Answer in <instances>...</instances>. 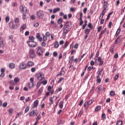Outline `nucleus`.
<instances>
[{
	"label": "nucleus",
	"instance_id": "nucleus-1",
	"mask_svg": "<svg viewBox=\"0 0 125 125\" xmlns=\"http://www.w3.org/2000/svg\"><path fill=\"white\" fill-rule=\"evenodd\" d=\"M70 25H71L70 21H67L64 24L63 29V34H64V35H67V34L70 32V30H71Z\"/></svg>",
	"mask_w": 125,
	"mask_h": 125
},
{
	"label": "nucleus",
	"instance_id": "nucleus-2",
	"mask_svg": "<svg viewBox=\"0 0 125 125\" xmlns=\"http://www.w3.org/2000/svg\"><path fill=\"white\" fill-rule=\"evenodd\" d=\"M36 78L39 82H42L44 79V74L42 72H39L36 75Z\"/></svg>",
	"mask_w": 125,
	"mask_h": 125
},
{
	"label": "nucleus",
	"instance_id": "nucleus-3",
	"mask_svg": "<svg viewBox=\"0 0 125 125\" xmlns=\"http://www.w3.org/2000/svg\"><path fill=\"white\" fill-rule=\"evenodd\" d=\"M37 53L39 56L42 57L43 55V50H42V47L39 46L37 48Z\"/></svg>",
	"mask_w": 125,
	"mask_h": 125
},
{
	"label": "nucleus",
	"instance_id": "nucleus-4",
	"mask_svg": "<svg viewBox=\"0 0 125 125\" xmlns=\"http://www.w3.org/2000/svg\"><path fill=\"white\" fill-rule=\"evenodd\" d=\"M27 43L30 47H36V46L38 45V43L35 42V41H28Z\"/></svg>",
	"mask_w": 125,
	"mask_h": 125
},
{
	"label": "nucleus",
	"instance_id": "nucleus-5",
	"mask_svg": "<svg viewBox=\"0 0 125 125\" xmlns=\"http://www.w3.org/2000/svg\"><path fill=\"white\" fill-rule=\"evenodd\" d=\"M93 103V100H91L89 101V102H85L84 104V107L86 110H87L88 109V107H89L90 105H91V104Z\"/></svg>",
	"mask_w": 125,
	"mask_h": 125
},
{
	"label": "nucleus",
	"instance_id": "nucleus-6",
	"mask_svg": "<svg viewBox=\"0 0 125 125\" xmlns=\"http://www.w3.org/2000/svg\"><path fill=\"white\" fill-rule=\"evenodd\" d=\"M26 68L27 65L26 63H25V62H22L20 63L19 69H20V70H25Z\"/></svg>",
	"mask_w": 125,
	"mask_h": 125
},
{
	"label": "nucleus",
	"instance_id": "nucleus-7",
	"mask_svg": "<svg viewBox=\"0 0 125 125\" xmlns=\"http://www.w3.org/2000/svg\"><path fill=\"white\" fill-rule=\"evenodd\" d=\"M9 26L10 29H16L17 28V24L14 23L13 21H10L9 23Z\"/></svg>",
	"mask_w": 125,
	"mask_h": 125
},
{
	"label": "nucleus",
	"instance_id": "nucleus-8",
	"mask_svg": "<svg viewBox=\"0 0 125 125\" xmlns=\"http://www.w3.org/2000/svg\"><path fill=\"white\" fill-rule=\"evenodd\" d=\"M29 54L31 58H35L36 57V54L35 53V50L34 49H30L29 50Z\"/></svg>",
	"mask_w": 125,
	"mask_h": 125
},
{
	"label": "nucleus",
	"instance_id": "nucleus-9",
	"mask_svg": "<svg viewBox=\"0 0 125 125\" xmlns=\"http://www.w3.org/2000/svg\"><path fill=\"white\" fill-rule=\"evenodd\" d=\"M20 9L21 11V12H22V13H26V12H27V7H25V6H23V5H21L20 7Z\"/></svg>",
	"mask_w": 125,
	"mask_h": 125
},
{
	"label": "nucleus",
	"instance_id": "nucleus-10",
	"mask_svg": "<svg viewBox=\"0 0 125 125\" xmlns=\"http://www.w3.org/2000/svg\"><path fill=\"white\" fill-rule=\"evenodd\" d=\"M37 15L38 18H42V17L44 16V14L43 13V11L40 10L37 12Z\"/></svg>",
	"mask_w": 125,
	"mask_h": 125
},
{
	"label": "nucleus",
	"instance_id": "nucleus-11",
	"mask_svg": "<svg viewBox=\"0 0 125 125\" xmlns=\"http://www.w3.org/2000/svg\"><path fill=\"white\" fill-rule=\"evenodd\" d=\"M104 2V9L103 10V11H106V9H107V8L108 7V2L106 1V0H103Z\"/></svg>",
	"mask_w": 125,
	"mask_h": 125
},
{
	"label": "nucleus",
	"instance_id": "nucleus-12",
	"mask_svg": "<svg viewBox=\"0 0 125 125\" xmlns=\"http://www.w3.org/2000/svg\"><path fill=\"white\" fill-rule=\"evenodd\" d=\"M35 65V63L32 61H29L26 63V67H28L29 68H31V67H33Z\"/></svg>",
	"mask_w": 125,
	"mask_h": 125
},
{
	"label": "nucleus",
	"instance_id": "nucleus-13",
	"mask_svg": "<svg viewBox=\"0 0 125 125\" xmlns=\"http://www.w3.org/2000/svg\"><path fill=\"white\" fill-rule=\"evenodd\" d=\"M107 31V29L106 28H104V30H102L101 32L100 33V35H99V39L100 40V39H101V38H102V37H103V35H104V34Z\"/></svg>",
	"mask_w": 125,
	"mask_h": 125
},
{
	"label": "nucleus",
	"instance_id": "nucleus-14",
	"mask_svg": "<svg viewBox=\"0 0 125 125\" xmlns=\"http://www.w3.org/2000/svg\"><path fill=\"white\" fill-rule=\"evenodd\" d=\"M38 106H39V100H37L33 103V105L32 106V108H38Z\"/></svg>",
	"mask_w": 125,
	"mask_h": 125
},
{
	"label": "nucleus",
	"instance_id": "nucleus-15",
	"mask_svg": "<svg viewBox=\"0 0 125 125\" xmlns=\"http://www.w3.org/2000/svg\"><path fill=\"white\" fill-rule=\"evenodd\" d=\"M26 29H27V24H23L20 28V32H23L24 30H26Z\"/></svg>",
	"mask_w": 125,
	"mask_h": 125
},
{
	"label": "nucleus",
	"instance_id": "nucleus-16",
	"mask_svg": "<svg viewBox=\"0 0 125 125\" xmlns=\"http://www.w3.org/2000/svg\"><path fill=\"white\" fill-rule=\"evenodd\" d=\"M36 38L39 42H42V38L41 37V34L40 33H37L36 34Z\"/></svg>",
	"mask_w": 125,
	"mask_h": 125
},
{
	"label": "nucleus",
	"instance_id": "nucleus-17",
	"mask_svg": "<svg viewBox=\"0 0 125 125\" xmlns=\"http://www.w3.org/2000/svg\"><path fill=\"white\" fill-rule=\"evenodd\" d=\"M98 61L99 62V66H102L103 65L104 62H103V61H102V59H101V57H99L98 58Z\"/></svg>",
	"mask_w": 125,
	"mask_h": 125
},
{
	"label": "nucleus",
	"instance_id": "nucleus-18",
	"mask_svg": "<svg viewBox=\"0 0 125 125\" xmlns=\"http://www.w3.org/2000/svg\"><path fill=\"white\" fill-rule=\"evenodd\" d=\"M42 91H43V87H41L38 91V95L39 96H41V95H42Z\"/></svg>",
	"mask_w": 125,
	"mask_h": 125
},
{
	"label": "nucleus",
	"instance_id": "nucleus-19",
	"mask_svg": "<svg viewBox=\"0 0 125 125\" xmlns=\"http://www.w3.org/2000/svg\"><path fill=\"white\" fill-rule=\"evenodd\" d=\"M105 13H106V11H102L101 14L100 15L99 17V20H102L103 19V17H104V15H105Z\"/></svg>",
	"mask_w": 125,
	"mask_h": 125
},
{
	"label": "nucleus",
	"instance_id": "nucleus-20",
	"mask_svg": "<svg viewBox=\"0 0 125 125\" xmlns=\"http://www.w3.org/2000/svg\"><path fill=\"white\" fill-rule=\"evenodd\" d=\"M4 44L3 43V39L0 37V47H3Z\"/></svg>",
	"mask_w": 125,
	"mask_h": 125
},
{
	"label": "nucleus",
	"instance_id": "nucleus-21",
	"mask_svg": "<svg viewBox=\"0 0 125 125\" xmlns=\"http://www.w3.org/2000/svg\"><path fill=\"white\" fill-rule=\"evenodd\" d=\"M122 36H119L114 42V44H118V42H121V37Z\"/></svg>",
	"mask_w": 125,
	"mask_h": 125
},
{
	"label": "nucleus",
	"instance_id": "nucleus-22",
	"mask_svg": "<svg viewBox=\"0 0 125 125\" xmlns=\"http://www.w3.org/2000/svg\"><path fill=\"white\" fill-rule=\"evenodd\" d=\"M54 47L55 48H58L59 47V43H58V41H56L54 43Z\"/></svg>",
	"mask_w": 125,
	"mask_h": 125
},
{
	"label": "nucleus",
	"instance_id": "nucleus-23",
	"mask_svg": "<svg viewBox=\"0 0 125 125\" xmlns=\"http://www.w3.org/2000/svg\"><path fill=\"white\" fill-rule=\"evenodd\" d=\"M120 33H121V27H119L117 29L116 32L115 33V37H118V35H120Z\"/></svg>",
	"mask_w": 125,
	"mask_h": 125
},
{
	"label": "nucleus",
	"instance_id": "nucleus-24",
	"mask_svg": "<svg viewBox=\"0 0 125 125\" xmlns=\"http://www.w3.org/2000/svg\"><path fill=\"white\" fill-rule=\"evenodd\" d=\"M64 75H65V71L64 70H61L60 73L57 75V77L64 76Z\"/></svg>",
	"mask_w": 125,
	"mask_h": 125
},
{
	"label": "nucleus",
	"instance_id": "nucleus-25",
	"mask_svg": "<svg viewBox=\"0 0 125 125\" xmlns=\"http://www.w3.org/2000/svg\"><path fill=\"white\" fill-rule=\"evenodd\" d=\"M9 66L10 69H14V68H15V64H14L13 62L10 63Z\"/></svg>",
	"mask_w": 125,
	"mask_h": 125
},
{
	"label": "nucleus",
	"instance_id": "nucleus-26",
	"mask_svg": "<svg viewBox=\"0 0 125 125\" xmlns=\"http://www.w3.org/2000/svg\"><path fill=\"white\" fill-rule=\"evenodd\" d=\"M27 85L29 88H32V87H34V83H27Z\"/></svg>",
	"mask_w": 125,
	"mask_h": 125
},
{
	"label": "nucleus",
	"instance_id": "nucleus-27",
	"mask_svg": "<svg viewBox=\"0 0 125 125\" xmlns=\"http://www.w3.org/2000/svg\"><path fill=\"white\" fill-rule=\"evenodd\" d=\"M100 110H101V106L100 105L97 106L95 109V112H98V111H100Z\"/></svg>",
	"mask_w": 125,
	"mask_h": 125
},
{
	"label": "nucleus",
	"instance_id": "nucleus-28",
	"mask_svg": "<svg viewBox=\"0 0 125 125\" xmlns=\"http://www.w3.org/2000/svg\"><path fill=\"white\" fill-rule=\"evenodd\" d=\"M102 71H103V69L98 71V72H97V74H98L97 78H100V76L101 75V73H102Z\"/></svg>",
	"mask_w": 125,
	"mask_h": 125
},
{
	"label": "nucleus",
	"instance_id": "nucleus-29",
	"mask_svg": "<svg viewBox=\"0 0 125 125\" xmlns=\"http://www.w3.org/2000/svg\"><path fill=\"white\" fill-rule=\"evenodd\" d=\"M35 114H36V112L35 111V110H32L31 112L29 113V116L34 117Z\"/></svg>",
	"mask_w": 125,
	"mask_h": 125
},
{
	"label": "nucleus",
	"instance_id": "nucleus-30",
	"mask_svg": "<svg viewBox=\"0 0 125 125\" xmlns=\"http://www.w3.org/2000/svg\"><path fill=\"white\" fill-rule=\"evenodd\" d=\"M10 20V17H9V16H7L5 18V21L6 23H8Z\"/></svg>",
	"mask_w": 125,
	"mask_h": 125
},
{
	"label": "nucleus",
	"instance_id": "nucleus-31",
	"mask_svg": "<svg viewBox=\"0 0 125 125\" xmlns=\"http://www.w3.org/2000/svg\"><path fill=\"white\" fill-rule=\"evenodd\" d=\"M53 98H54V96L50 98L49 101L50 103L49 104V105H52V104H53Z\"/></svg>",
	"mask_w": 125,
	"mask_h": 125
},
{
	"label": "nucleus",
	"instance_id": "nucleus-32",
	"mask_svg": "<svg viewBox=\"0 0 125 125\" xmlns=\"http://www.w3.org/2000/svg\"><path fill=\"white\" fill-rule=\"evenodd\" d=\"M14 81L15 83H17L20 81V79H19L18 77H16L15 78Z\"/></svg>",
	"mask_w": 125,
	"mask_h": 125
},
{
	"label": "nucleus",
	"instance_id": "nucleus-33",
	"mask_svg": "<svg viewBox=\"0 0 125 125\" xmlns=\"http://www.w3.org/2000/svg\"><path fill=\"white\" fill-rule=\"evenodd\" d=\"M58 11H60V8H56L53 9V13H56Z\"/></svg>",
	"mask_w": 125,
	"mask_h": 125
},
{
	"label": "nucleus",
	"instance_id": "nucleus-34",
	"mask_svg": "<svg viewBox=\"0 0 125 125\" xmlns=\"http://www.w3.org/2000/svg\"><path fill=\"white\" fill-rule=\"evenodd\" d=\"M116 125H123V121L119 120L117 122Z\"/></svg>",
	"mask_w": 125,
	"mask_h": 125
},
{
	"label": "nucleus",
	"instance_id": "nucleus-35",
	"mask_svg": "<svg viewBox=\"0 0 125 125\" xmlns=\"http://www.w3.org/2000/svg\"><path fill=\"white\" fill-rule=\"evenodd\" d=\"M68 45H69V42L66 41L63 46L64 48H67Z\"/></svg>",
	"mask_w": 125,
	"mask_h": 125
},
{
	"label": "nucleus",
	"instance_id": "nucleus-36",
	"mask_svg": "<svg viewBox=\"0 0 125 125\" xmlns=\"http://www.w3.org/2000/svg\"><path fill=\"white\" fill-rule=\"evenodd\" d=\"M63 104H64V102L63 101L60 102L59 104V107L61 109H62V108H63Z\"/></svg>",
	"mask_w": 125,
	"mask_h": 125
},
{
	"label": "nucleus",
	"instance_id": "nucleus-37",
	"mask_svg": "<svg viewBox=\"0 0 125 125\" xmlns=\"http://www.w3.org/2000/svg\"><path fill=\"white\" fill-rule=\"evenodd\" d=\"M19 18H15L14 19V21H15V23H16V24H18V23H19Z\"/></svg>",
	"mask_w": 125,
	"mask_h": 125
},
{
	"label": "nucleus",
	"instance_id": "nucleus-38",
	"mask_svg": "<svg viewBox=\"0 0 125 125\" xmlns=\"http://www.w3.org/2000/svg\"><path fill=\"white\" fill-rule=\"evenodd\" d=\"M83 110H80L78 114V117L80 118V117H82V115H83Z\"/></svg>",
	"mask_w": 125,
	"mask_h": 125
},
{
	"label": "nucleus",
	"instance_id": "nucleus-39",
	"mask_svg": "<svg viewBox=\"0 0 125 125\" xmlns=\"http://www.w3.org/2000/svg\"><path fill=\"white\" fill-rule=\"evenodd\" d=\"M110 96H115V95H116V94L115 93V91H111L110 92Z\"/></svg>",
	"mask_w": 125,
	"mask_h": 125
},
{
	"label": "nucleus",
	"instance_id": "nucleus-40",
	"mask_svg": "<svg viewBox=\"0 0 125 125\" xmlns=\"http://www.w3.org/2000/svg\"><path fill=\"white\" fill-rule=\"evenodd\" d=\"M62 22H63V19L62 18H60L58 20V24H62Z\"/></svg>",
	"mask_w": 125,
	"mask_h": 125
},
{
	"label": "nucleus",
	"instance_id": "nucleus-41",
	"mask_svg": "<svg viewBox=\"0 0 125 125\" xmlns=\"http://www.w3.org/2000/svg\"><path fill=\"white\" fill-rule=\"evenodd\" d=\"M102 119L104 121V120L106 119V114L105 113H103L102 114Z\"/></svg>",
	"mask_w": 125,
	"mask_h": 125
},
{
	"label": "nucleus",
	"instance_id": "nucleus-42",
	"mask_svg": "<svg viewBox=\"0 0 125 125\" xmlns=\"http://www.w3.org/2000/svg\"><path fill=\"white\" fill-rule=\"evenodd\" d=\"M89 32H90V29H86L85 30V35H88V34H89Z\"/></svg>",
	"mask_w": 125,
	"mask_h": 125
},
{
	"label": "nucleus",
	"instance_id": "nucleus-43",
	"mask_svg": "<svg viewBox=\"0 0 125 125\" xmlns=\"http://www.w3.org/2000/svg\"><path fill=\"white\" fill-rule=\"evenodd\" d=\"M30 110V106H27L26 107L25 110H24V113H28L29 112V110Z\"/></svg>",
	"mask_w": 125,
	"mask_h": 125
},
{
	"label": "nucleus",
	"instance_id": "nucleus-44",
	"mask_svg": "<svg viewBox=\"0 0 125 125\" xmlns=\"http://www.w3.org/2000/svg\"><path fill=\"white\" fill-rule=\"evenodd\" d=\"M70 96V94H68L67 95H66L64 98V100H65V101H67V100H68V98H69Z\"/></svg>",
	"mask_w": 125,
	"mask_h": 125
},
{
	"label": "nucleus",
	"instance_id": "nucleus-45",
	"mask_svg": "<svg viewBox=\"0 0 125 125\" xmlns=\"http://www.w3.org/2000/svg\"><path fill=\"white\" fill-rule=\"evenodd\" d=\"M29 39L30 41H31V42H34V41H35V37H34L33 36L29 37Z\"/></svg>",
	"mask_w": 125,
	"mask_h": 125
},
{
	"label": "nucleus",
	"instance_id": "nucleus-46",
	"mask_svg": "<svg viewBox=\"0 0 125 125\" xmlns=\"http://www.w3.org/2000/svg\"><path fill=\"white\" fill-rule=\"evenodd\" d=\"M11 85H15V84H16V83H15V82L13 81H11L9 83Z\"/></svg>",
	"mask_w": 125,
	"mask_h": 125
},
{
	"label": "nucleus",
	"instance_id": "nucleus-47",
	"mask_svg": "<svg viewBox=\"0 0 125 125\" xmlns=\"http://www.w3.org/2000/svg\"><path fill=\"white\" fill-rule=\"evenodd\" d=\"M51 34H50V33H49V32H46V33H45V36H46V37L47 38V37H50V36H51Z\"/></svg>",
	"mask_w": 125,
	"mask_h": 125
},
{
	"label": "nucleus",
	"instance_id": "nucleus-48",
	"mask_svg": "<svg viewBox=\"0 0 125 125\" xmlns=\"http://www.w3.org/2000/svg\"><path fill=\"white\" fill-rule=\"evenodd\" d=\"M43 42H46L47 41V37L45 35L43 36Z\"/></svg>",
	"mask_w": 125,
	"mask_h": 125
},
{
	"label": "nucleus",
	"instance_id": "nucleus-49",
	"mask_svg": "<svg viewBox=\"0 0 125 125\" xmlns=\"http://www.w3.org/2000/svg\"><path fill=\"white\" fill-rule=\"evenodd\" d=\"M8 112H9V113L11 114L13 113V108H10L8 110Z\"/></svg>",
	"mask_w": 125,
	"mask_h": 125
},
{
	"label": "nucleus",
	"instance_id": "nucleus-50",
	"mask_svg": "<svg viewBox=\"0 0 125 125\" xmlns=\"http://www.w3.org/2000/svg\"><path fill=\"white\" fill-rule=\"evenodd\" d=\"M70 11H71V12H74V11H76V8L74 7H71L70 9Z\"/></svg>",
	"mask_w": 125,
	"mask_h": 125
},
{
	"label": "nucleus",
	"instance_id": "nucleus-51",
	"mask_svg": "<svg viewBox=\"0 0 125 125\" xmlns=\"http://www.w3.org/2000/svg\"><path fill=\"white\" fill-rule=\"evenodd\" d=\"M41 119H42V116L41 115H39L36 118V121H37V122H39V121H40Z\"/></svg>",
	"mask_w": 125,
	"mask_h": 125
},
{
	"label": "nucleus",
	"instance_id": "nucleus-52",
	"mask_svg": "<svg viewBox=\"0 0 125 125\" xmlns=\"http://www.w3.org/2000/svg\"><path fill=\"white\" fill-rule=\"evenodd\" d=\"M42 46H43L44 47L46 45V43H45V42L43 41L42 42L41 44Z\"/></svg>",
	"mask_w": 125,
	"mask_h": 125
},
{
	"label": "nucleus",
	"instance_id": "nucleus-53",
	"mask_svg": "<svg viewBox=\"0 0 125 125\" xmlns=\"http://www.w3.org/2000/svg\"><path fill=\"white\" fill-rule=\"evenodd\" d=\"M36 70V67H32L31 69V71L32 73H35Z\"/></svg>",
	"mask_w": 125,
	"mask_h": 125
},
{
	"label": "nucleus",
	"instance_id": "nucleus-54",
	"mask_svg": "<svg viewBox=\"0 0 125 125\" xmlns=\"http://www.w3.org/2000/svg\"><path fill=\"white\" fill-rule=\"evenodd\" d=\"M63 80H64V78L62 77V78H61L59 79V80L58 81V83H61V82H62V81H63Z\"/></svg>",
	"mask_w": 125,
	"mask_h": 125
},
{
	"label": "nucleus",
	"instance_id": "nucleus-55",
	"mask_svg": "<svg viewBox=\"0 0 125 125\" xmlns=\"http://www.w3.org/2000/svg\"><path fill=\"white\" fill-rule=\"evenodd\" d=\"M88 28H90V29H92L93 27H92V24L91 23H89L88 24Z\"/></svg>",
	"mask_w": 125,
	"mask_h": 125
},
{
	"label": "nucleus",
	"instance_id": "nucleus-56",
	"mask_svg": "<svg viewBox=\"0 0 125 125\" xmlns=\"http://www.w3.org/2000/svg\"><path fill=\"white\" fill-rule=\"evenodd\" d=\"M109 50L110 52H111L112 53H114V48L113 47H111Z\"/></svg>",
	"mask_w": 125,
	"mask_h": 125
},
{
	"label": "nucleus",
	"instance_id": "nucleus-57",
	"mask_svg": "<svg viewBox=\"0 0 125 125\" xmlns=\"http://www.w3.org/2000/svg\"><path fill=\"white\" fill-rule=\"evenodd\" d=\"M0 72H1V73H4L5 72V69H4V68H1Z\"/></svg>",
	"mask_w": 125,
	"mask_h": 125
},
{
	"label": "nucleus",
	"instance_id": "nucleus-58",
	"mask_svg": "<svg viewBox=\"0 0 125 125\" xmlns=\"http://www.w3.org/2000/svg\"><path fill=\"white\" fill-rule=\"evenodd\" d=\"M39 22H36L35 23H34V27H35V28H38V26H39Z\"/></svg>",
	"mask_w": 125,
	"mask_h": 125
},
{
	"label": "nucleus",
	"instance_id": "nucleus-59",
	"mask_svg": "<svg viewBox=\"0 0 125 125\" xmlns=\"http://www.w3.org/2000/svg\"><path fill=\"white\" fill-rule=\"evenodd\" d=\"M18 4L17 3L14 2L12 4V6H13L14 7H16V6H17Z\"/></svg>",
	"mask_w": 125,
	"mask_h": 125
},
{
	"label": "nucleus",
	"instance_id": "nucleus-60",
	"mask_svg": "<svg viewBox=\"0 0 125 125\" xmlns=\"http://www.w3.org/2000/svg\"><path fill=\"white\" fill-rule=\"evenodd\" d=\"M41 83H41V82H40L38 83H37V88H39V87H40V86H41Z\"/></svg>",
	"mask_w": 125,
	"mask_h": 125
},
{
	"label": "nucleus",
	"instance_id": "nucleus-61",
	"mask_svg": "<svg viewBox=\"0 0 125 125\" xmlns=\"http://www.w3.org/2000/svg\"><path fill=\"white\" fill-rule=\"evenodd\" d=\"M30 18L32 20H35L36 19V17H35V15H31Z\"/></svg>",
	"mask_w": 125,
	"mask_h": 125
},
{
	"label": "nucleus",
	"instance_id": "nucleus-62",
	"mask_svg": "<svg viewBox=\"0 0 125 125\" xmlns=\"http://www.w3.org/2000/svg\"><path fill=\"white\" fill-rule=\"evenodd\" d=\"M118 79H119V74H117L115 77H114V80L115 81H117V80H118Z\"/></svg>",
	"mask_w": 125,
	"mask_h": 125
},
{
	"label": "nucleus",
	"instance_id": "nucleus-63",
	"mask_svg": "<svg viewBox=\"0 0 125 125\" xmlns=\"http://www.w3.org/2000/svg\"><path fill=\"white\" fill-rule=\"evenodd\" d=\"M30 100L31 98H30V97H28L27 99H25V102H29V101H30Z\"/></svg>",
	"mask_w": 125,
	"mask_h": 125
},
{
	"label": "nucleus",
	"instance_id": "nucleus-64",
	"mask_svg": "<svg viewBox=\"0 0 125 125\" xmlns=\"http://www.w3.org/2000/svg\"><path fill=\"white\" fill-rule=\"evenodd\" d=\"M53 55L54 56V57H56V56H57V52H54Z\"/></svg>",
	"mask_w": 125,
	"mask_h": 125
}]
</instances>
